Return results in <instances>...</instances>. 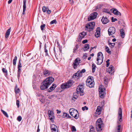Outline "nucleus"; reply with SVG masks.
<instances>
[{"label": "nucleus", "mask_w": 132, "mask_h": 132, "mask_svg": "<svg viewBox=\"0 0 132 132\" xmlns=\"http://www.w3.org/2000/svg\"><path fill=\"white\" fill-rule=\"evenodd\" d=\"M106 62V66L107 67H108L109 66V64H110V63L109 62Z\"/></svg>", "instance_id": "nucleus-60"}, {"label": "nucleus", "mask_w": 132, "mask_h": 132, "mask_svg": "<svg viewBox=\"0 0 132 132\" xmlns=\"http://www.w3.org/2000/svg\"><path fill=\"white\" fill-rule=\"evenodd\" d=\"M92 72L93 73H94L95 71V68H96V66L95 64L93 63L92 64Z\"/></svg>", "instance_id": "nucleus-30"}, {"label": "nucleus", "mask_w": 132, "mask_h": 132, "mask_svg": "<svg viewBox=\"0 0 132 132\" xmlns=\"http://www.w3.org/2000/svg\"><path fill=\"white\" fill-rule=\"evenodd\" d=\"M1 111L6 117L7 118L9 117V116L6 112L2 109H1Z\"/></svg>", "instance_id": "nucleus-37"}, {"label": "nucleus", "mask_w": 132, "mask_h": 132, "mask_svg": "<svg viewBox=\"0 0 132 132\" xmlns=\"http://www.w3.org/2000/svg\"><path fill=\"white\" fill-rule=\"evenodd\" d=\"M54 79L52 77H49L41 83L40 88L41 90L47 89L50 85L54 81Z\"/></svg>", "instance_id": "nucleus-1"}, {"label": "nucleus", "mask_w": 132, "mask_h": 132, "mask_svg": "<svg viewBox=\"0 0 132 132\" xmlns=\"http://www.w3.org/2000/svg\"><path fill=\"white\" fill-rule=\"evenodd\" d=\"M84 87L82 85H81L78 86L76 89V92L78 94H80L81 96L84 95Z\"/></svg>", "instance_id": "nucleus-8"}, {"label": "nucleus", "mask_w": 132, "mask_h": 132, "mask_svg": "<svg viewBox=\"0 0 132 132\" xmlns=\"http://www.w3.org/2000/svg\"><path fill=\"white\" fill-rule=\"evenodd\" d=\"M111 10L112 11V12L115 15H121V13L116 9H112Z\"/></svg>", "instance_id": "nucleus-17"}, {"label": "nucleus", "mask_w": 132, "mask_h": 132, "mask_svg": "<svg viewBox=\"0 0 132 132\" xmlns=\"http://www.w3.org/2000/svg\"><path fill=\"white\" fill-rule=\"evenodd\" d=\"M89 45L88 44H86L85 45L84 50V51H87L89 48Z\"/></svg>", "instance_id": "nucleus-27"}, {"label": "nucleus", "mask_w": 132, "mask_h": 132, "mask_svg": "<svg viewBox=\"0 0 132 132\" xmlns=\"http://www.w3.org/2000/svg\"><path fill=\"white\" fill-rule=\"evenodd\" d=\"M53 97H54V96L53 95H52L49 96V97H48V98L50 99H51L52 98H53Z\"/></svg>", "instance_id": "nucleus-59"}, {"label": "nucleus", "mask_w": 132, "mask_h": 132, "mask_svg": "<svg viewBox=\"0 0 132 132\" xmlns=\"http://www.w3.org/2000/svg\"><path fill=\"white\" fill-rule=\"evenodd\" d=\"M70 114L75 119H77L79 117L78 112L77 110L73 108H71L69 110Z\"/></svg>", "instance_id": "nucleus-4"}, {"label": "nucleus", "mask_w": 132, "mask_h": 132, "mask_svg": "<svg viewBox=\"0 0 132 132\" xmlns=\"http://www.w3.org/2000/svg\"><path fill=\"white\" fill-rule=\"evenodd\" d=\"M48 9V7H46L44 6H43L42 8V10L44 12H45L47 10V9Z\"/></svg>", "instance_id": "nucleus-40"}, {"label": "nucleus", "mask_w": 132, "mask_h": 132, "mask_svg": "<svg viewBox=\"0 0 132 132\" xmlns=\"http://www.w3.org/2000/svg\"><path fill=\"white\" fill-rule=\"evenodd\" d=\"M2 70L3 73H5V75L6 77L8 75L7 70L4 68L2 69Z\"/></svg>", "instance_id": "nucleus-29"}, {"label": "nucleus", "mask_w": 132, "mask_h": 132, "mask_svg": "<svg viewBox=\"0 0 132 132\" xmlns=\"http://www.w3.org/2000/svg\"><path fill=\"white\" fill-rule=\"evenodd\" d=\"M116 32V29L114 27H110L108 30V32L109 36L112 35L114 34Z\"/></svg>", "instance_id": "nucleus-11"}, {"label": "nucleus", "mask_w": 132, "mask_h": 132, "mask_svg": "<svg viewBox=\"0 0 132 132\" xmlns=\"http://www.w3.org/2000/svg\"><path fill=\"white\" fill-rule=\"evenodd\" d=\"M18 72H17V76L18 79L20 76V75L21 71V69L18 68Z\"/></svg>", "instance_id": "nucleus-34"}, {"label": "nucleus", "mask_w": 132, "mask_h": 132, "mask_svg": "<svg viewBox=\"0 0 132 132\" xmlns=\"http://www.w3.org/2000/svg\"><path fill=\"white\" fill-rule=\"evenodd\" d=\"M108 71L109 73L111 74L114 73V67L112 65H111L109 67V68Z\"/></svg>", "instance_id": "nucleus-21"}, {"label": "nucleus", "mask_w": 132, "mask_h": 132, "mask_svg": "<svg viewBox=\"0 0 132 132\" xmlns=\"http://www.w3.org/2000/svg\"><path fill=\"white\" fill-rule=\"evenodd\" d=\"M121 42L118 43V47H119V48L121 46Z\"/></svg>", "instance_id": "nucleus-58"}, {"label": "nucleus", "mask_w": 132, "mask_h": 132, "mask_svg": "<svg viewBox=\"0 0 132 132\" xmlns=\"http://www.w3.org/2000/svg\"><path fill=\"white\" fill-rule=\"evenodd\" d=\"M17 60V57L16 56H15L14 57V59L13 60V64L14 65L16 64Z\"/></svg>", "instance_id": "nucleus-38"}, {"label": "nucleus", "mask_w": 132, "mask_h": 132, "mask_svg": "<svg viewBox=\"0 0 132 132\" xmlns=\"http://www.w3.org/2000/svg\"><path fill=\"white\" fill-rule=\"evenodd\" d=\"M71 131H76V129L74 126H73L71 128Z\"/></svg>", "instance_id": "nucleus-48"}, {"label": "nucleus", "mask_w": 132, "mask_h": 132, "mask_svg": "<svg viewBox=\"0 0 132 132\" xmlns=\"http://www.w3.org/2000/svg\"><path fill=\"white\" fill-rule=\"evenodd\" d=\"M112 22H115V21H117V19L116 18H114L113 17H112L111 18Z\"/></svg>", "instance_id": "nucleus-53"}, {"label": "nucleus", "mask_w": 132, "mask_h": 132, "mask_svg": "<svg viewBox=\"0 0 132 132\" xmlns=\"http://www.w3.org/2000/svg\"><path fill=\"white\" fill-rule=\"evenodd\" d=\"M100 28L99 27H97L96 29V32L95 34V36L96 38L99 37L100 35Z\"/></svg>", "instance_id": "nucleus-15"}, {"label": "nucleus", "mask_w": 132, "mask_h": 132, "mask_svg": "<svg viewBox=\"0 0 132 132\" xmlns=\"http://www.w3.org/2000/svg\"><path fill=\"white\" fill-rule=\"evenodd\" d=\"M46 44H45L44 46V52L45 53V56H48V50L46 48Z\"/></svg>", "instance_id": "nucleus-28"}, {"label": "nucleus", "mask_w": 132, "mask_h": 132, "mask_svg": "<svg viewBox=\"0 0 132 132\" xmlns=\"http://www.w3.org/2000/svg\"><path fill=\"white\" fill-rule=\"evenodd\" d=\"M56 86V84H53L52 86L48 89V91L49 92H52L55 89Z\"/></svg>", "instance_id": "nucleus-18"}, {"label": "nucleus", "mask_w": 132, "mask_h": 132, "mask_svg": "<svg viewBox=\"0 0 132 132\" xmlns=\"http://www.w3.org/2000/svg\"><path fill=\"white\" fill-rule=\"evenodd\" d=\"M27 0H23V11L22 13V14L24 15L25 11L26 10V3Z\"/></svg>", "instance_id": "nucleus-20"}, {"label": "nucleus", "mask_w": 132, "mask_h": 132, "mask_svg": "<svg viewBox=\"0 0 132 132\" xmlns=\"http://www.w3.org/2000/svg\"><path fill=\"white\" fill-rule=\"evenodd\" d=\"M104 92L99 93L100 97L102 98H103L105 97Z\"/></svg>", "instance_id": "nucleus-42"}, {"label": "nucleus", "mask_w": 132, "mask_h": 132, "mask_svg": "<svg viewBox=\"0 0 132 132\" xmlns=\"http://www.w3.org/2000/svg\"><path fill=\"white\" fill-rule=\"evenodd\" d=\"M80 60L79 58H76L74 60L72 64L73 67L74 69H77L78 66L79 67L80 66L79 63H80Z\"/></svg>", "instance_id": "nucleus-9"}, {"label": "nucleus", "mask_w": 132, "mask_h": 132, "mask_svg": "<svg viewBox=\"0 0 132 132\" xmlns=\"http://www.w3.org/2000/svg\"><path fill=\"white\" fill-rule=\"evenodd\" d=\"M45 24H42L40 26V28L41 30L42 31H43L44 29V27H45Z\"/></svg>", "instance_id": "nucleus-43"}, {"label": "nucleus", "mask_w": 132, "mask_h": 132, "mask_svg": "<svg viewBox=\"0 0 132 132\" xmlns=\"http://www.w3.org/2000/svg\"><path fill=\"white\" fill-rule=\"evenodd\" d=\"M86 71V70L85 69H82L81 71H80V72L82 73H84Z\"/></svg>", "instance_id": "nucleus-57"}, {"label": "nucleus", "mask_w": 132, "mask_h": 132, "mask_svg": "<svg viewBox=\"0 0 132 132\" xmlns=\"http://www.w3.org/2000/svg\"><path fill=\"white\" fill-rule=\"evenodd\" d=\"M82 76V73L80 72L79 71V73L78 74V77L79 78L81 77Z\"/></svg>", "instance_id": "nucleus-55"}, {"label": "nucleus", "mask_w": 132, "mask_h": 132, "mask_svg": "<svg viewBox=\"0 0 132 132\" xmlns=\"http://www.w3.org/2000/svg\"><path fill=\"white\" fill-rule=\"evenodd\" d=\"M39 125H38L37 132H39L40 131V129H39Z\"/></svg>", "instance_id": "nucleus-61"}, {"label": "nucleus", "mask_w": 132, "mask_h": 132, "mask_svg": "<svg viewBox=\"0 0 132 132\" xmlns=\"http://www.w3.org/2000/svg\"><path fill=\"white\" fill-rule=\"evenodd\" d=\"M103 56L102 52H100L97 54L96 61L97 64L98 65H101L103 62Z\"/></svg>", "instance_id": "nucleus-6"}, {"label": "nucleus", "mask_w": 132, "mask_h": 132, "mask_svg": "<svg viewBox=\"0 0 132 132\" xmlns=\"http://www.w3.org/2000/svg\"><path fill=\"white\" fill-rule=\"evenodd\" d=\"M56 20H54L51 21L50 23V24H52L54 23H56Z\"/></svg>", "instance_id": "nucleus-44"}, {"label": "nucleus", "mask_w": 132, "mask_h": 132, "mask_svg": "<svg viewBox=\"0 0 132 132\" xmlns=\"http://www.w3.org/2000/svg\"><path fill=\"white\" fill-rule=\"evenodd\" d=\"M47 13L48 14H50L51 12V10H49L48 9H47Z\"/></svg>", "instance_id": "nucleus-56"}, {"label": "nucleus", "mask_w": 132, "mask_h": 132, "mask_svg": "<svg viewBox=\"0 0 132 132\" xmlns=\"http://www.w3.org/2000/svg\"><path fill=\"white\" fill-rule=\"evenodd\" d=\"M97 114H99L101 112V107L100 106H98L97 107V109L96 110Z\"/></svg>", "instance_id": "nucleus-25"}, {"label": "nucleus", "mask_w": 132, "mask_h": 132, "mask_svg": "<svg viewBox=\"0 0 132 132\" xmlns=\"http://www.w3.org/2000/svg\"><path fill=\"white\" fill-rule=\"evenodd\" d=\"M98 14L97 12H94L91 13L90 15V16L88 18V20L90 21L95 19L97 17Z\"/></svg>", "instance_id": "nucleus-10"}, {"label": "nucleus", "mask_w": 132, "mask_h": 132, "mask_svg": "<svg viewBox=\"0 0 132 132\" xmlns=\"http://www.w3.org/2000/svg\"><path fill=\"white\" fill-rule=\"evenodd\" d=\"M120 35L122 38H123L125 36V34L124 31V30L122 29L120 30Z\"/></svg>", "instance_id": "nucleus-24"}, {"label": "nucleus", "mask_w": 132, "mask_h": 132, "mask_svg": "<svg viewBox=\"0 0 132 132\" xmlns=\"http://www.w3.org/2000/svg\"><path fill=\"white\" fill-rule=\"evenodd\" d=\"M109 45L111 48H112L114 47V45H115V43H111L109 42Z\"/></svg>", "instance_id": "nucleus-31"}, {"label": "nucleus", "mask_w": 132, "mask_h": 132, "mask_svg": "<svg viewBox=\"0 0 132 132\" xmlns=\"http://www.w3.org/2000/svg\"><path fill=\"white\" fill-rule=\"evenodd\" d=\"M99 90L100 89H99ZM105 91V89L103 88H101L100 90H99V93H104Z\"/></svg>", "instance_id": "nucleus-45"}, {"label": "nucleus", "mask_w": 132, "mask_h": 132, "mask_svg": "<svg viewBox=\"0 0 132 132\" xmlns=\"http://www.w3.org/2000/svg\"><path fill=\"white\" fill-rule=\"evenodd\" d=\"M67 117H68V118H71V117H70V116H69V114H68L67 113Z\"/></svg>", "instance_id": "nucleus-64"}, {"label": "nucleus", "mask_w": 132, "mask_h": 132, "mask_svg": "<svg viewBox=\"0 0 132 132\" xmlns=\"http://www.w3.org/2000/svg\"><path fill=\"white\" fill-rule=\"evenodd\" d=\"M86 35V33L84 32H82L80 33L79 34V40H81Z\"/></svg>", "instance_id": "nucleus-19"}, {"label": "nucleus", "mask_w": 132, "mask_h": 132, "mask_svg": "<svg viewBox=\"0 0 132 132\" xmlns=\"http://www.w3.org/2000/svg\"><path fill=\"white\" fill-rule=\"evenodd\" d=\"M104 126V124L101 118H99L96 121V129L97 131H101Z\"/></svg>", "instance_id": "nucleus-2"}, {"label": "nucleus", "mask_w": 132, "mask_h": 132, "mask_svg": "<svg viewBox=\"0 0 132 132\" xmlns=\"http://www.w3.org/2000/svg\"><path fill=\"white\" fill-rule=\"evenodd\" d=\"M48 113L50 119L52 121H53L54 118V115L53 111L50 110H48Z\"/></svg>", "instance_id": "nucleus-12"}, {"label": "nucleus", "mask_w": 132, "mask_h": 132, "mask_svg": "<svg viewBox=\"0 0 132 132\" xmlns=\"http://www.w3.org/2000/svg\"><path fill=\"white\" fill-rule=\"evenodd\" d=\"M95 25V23L94 22H91L87 23L85 27V30L89 32L92 31Z\"/></svg>", "instance_id": "nucleus-5"}, {"label": "nucleus", "mask_w": 132, "mask_h": 132, "mask_svg": "<svg viewBox=\"0 0 132 132\" xmlns=\"http://www.w3.org/2000/svg\"><path fill=\"white\" fill-rule=\"evenodd\" d=\"M121 128V126L120 125H118L115 129V132H120Z\"/></svg>", "instance_id": "nucleus-26"}, {"label": "nucleus", "mask_w": 132, "mask_h": 132, "mask_svg": "<svg viewBox=\"0 0 132 132\" xmlns=\"http://www.w3.org/2000/svg\"><path fill=\"white\" fill-rule=\"evenodd\" d=\"M67 113H66L64 112L63 113V118L67 117Z\"/></svg>", "instance_id": "nucleus-52"}, {"label": "nucleus", "mask_w": 132, "mask_h": 132, "mask_svg": "<svg viewBox=\"0 0 132 132\" xmlns=\"http://www.w3.org/2000/svg\"><path fill=\"white\" fill-rule=\"evenodd\" d=\"M43 75L46 77L50 75L52 73L50 71L46 69H43Z\"/></svg>", "instance_id": "nucleus-13"}, {"label": "nucleus", "mask_w": 132, "mask_h": 132, "mask_svg": "<svg viewBox=\"0 0 132 132\" xmlns=\"http://www.w3.org/2000/svg\"><path fill=\"white\" fill-rule=\"evenodd\" d=\"M77 94L76 93H74L73 95V97L72 98V99L74 100V101H75V100L77 99V98L78 97V96L76 95H75V94Z\"/></svg>", "instance_id": "nucleus-33"}, {"label": "nucleus", "mask_w": 132, "mask_h": 132, "mask_svg": "<svg viewBox=\"0 0 132 132\" xmlns=\"http://www.w3.org/2000/svg\"><path fill=\"white\" fill-rule=\"evenodd\" d=\"M85 109L87 110H88V108L86 107V106H85L84 107H82V110L83 111H84L85 110Z\"/></svg>", "instance_id": "nucleus-46"}, {"label": "nucleus", "mask_w": 132, "mask_h": 132, "mask_svg": "<svg viewBox=\"0 0 132 132\" xmlns=\"http://www.w3.org/2000/svg\"><path fill=\"white\" fill-rule=\"evenodd\" d=\"M17 120L19 121H21L22 120V117L21 116H18L17 118Z\"/></svg>", "instance_id": "nucleus-49"}, {"label": "nucleus", "mask_w": 132, "mask_h": 132, "mask_svg": "<svg viewBox=\"0 0 132 132\" xmlns=\"http://www.w3.org/2000/svg\"><path fill=\"white\" fill-rule=\"evenodd\" d=\"M122 109L121 108H119L118 111V118L119 121L121 122L122 121Z\"/></svg>", "instance_id": "nucleus-14"}, {"label": "nucleus", "mask_w": 132, "mask_h": 132, "mask_svg": "<svg viewBox=\"0 0 132 132\" xmlns=\"http://www.w3.org/2000/svg\"><path fill=\"white\" fill-rule=\"evenodd\" d=\"M57 128V127L55 125H52L51 127V129L52 130V132H58V130H56Z\"/></svg>", "instance_id": "nucleus-22"}, {"label": "nucleus", "mask_w": 132, "mask_h": 132, "mask_svg": "<svg viewBox=\"0 0 132 132\" xmlns=\"http://www.w3.org/2000/svg\"><path fill=\"white\" fill-rule=\"evenodd\" d=\"M79 73V71H78L76 73L74 74L73 75V77L74 78H76L77 79L79 78L78 76V74Z\"/></svg>", "instance_id": "nucleus-39"}, {"label": "nucleus", "mask_w": 132, "mask_h": 132, "mask_svg": "<svg viewBox=\"0 0 132 132\" xmlns=\"http://www.w3.org/2000/svg\"><path fill=\"white\" fill-rule=\"evenodd\" d=\"M105 49L106 50V51L108 52V53H109V54H111V51H110V49L107 46H105Z\"/></svg>", "instance_id": "nucleus-36"}, {"label": "nucleus", "mask_w": 132, "mask_h": 132, "mask_svg": "<svg viewBox=\"0 0 132 132\" xmlns=\"http://www.w3.org/2000/svg\"><path fill=\"white\" fill-rule=\"evenodd\" d=\"M101 21L102 23L104 24H106L109 21V20L107 19V18L104 17V16H103L102 18Z\"/></svg>", "instance_id": "nucleus-16"}, {"label": "nucleus", "mask_w": 132, "mask_h": 132, "mask_svg": "<svg viewBox=\"0 0 132 132\" xmlns=\"http://www.w3.org/2000/svg\"><path fill=\"white\" fill-rule=\"evenodd\" d=\"M21 59L19 60L18 66V68L21 69L22 67V64L21 63Z\"/></svg>", "instance_id": "nucleus-41"}, {"label": "nucleus", "mask_w": 132, "mask_h": 132, "mask_svg": "<svg viewBox=\"0 0 132 132\" xmlns=\"http://www.w3.org/2000/svg\"><path fill=\"white\" fill-rule=\"evenodd\" d=\"M11 28L8 29L6 31L5 33V37L6 38H7L9 36L11 31Z\"/></svg>", "instance_id": "nucleus-23"}, {"label": "nucleus", "mask_w": 132, "mask_h": 132, "mask_svg": "<svg viewBox=\"0 0 132 132\" xmlns=\"http://www.w3.org/2000/svg\"><path fill=\"white\" fill-rule=\"evenodd\" d=\"M103 12H105V13H108L109 14L110 13V12L109 10H108L107 9H104V10L103 11Z\"/></svg>", "instance_id": "nucleus-50"}, {"label": "nucleus", "mask_w": 132, "mask_h": 132, "mask_svg": "<svg viewBox=\"0 0 132 132\" xmlns=\"http://www.w3.org/2000/svg\"><path fill=\"white\" fill-rule=\"evenodd\" d=\"M16 104L18 108H19V101L18 100H17L16 101Z\"/></svg>", "instance_id": "nucleus-51"}, {"label": "nucleus", "mask_w": 132, "mask_h": 132, "mask_svg": "<svg viewBox=\"0 0 132 132\" xmlns=\"http://www.w3.org/2000/svg\"><path fill=\"white\" fill-rule=\"evenodd\" d=\"M73 81L72 80H69L67 83L63 84L61 86V88L63 89H64L69 88L72 85Z\"/></svg>", "instance_id": "nucleus-7"}, {"label": "nucleus", "mask_w": 132, "mask_h": 132, "mask_svg": "<svg viewBox=\"0 0 132 132\" xmlns=\"http://www.w3.org/2000/svg\"><path fill=\"white\" fill-rule=\"evenodd\" d=\"M15 92L16 94H18L20 92V90L19 89V88H17V86H16V87L15 88Z\"/></svg>", "instance_id": "nucleus-35"}, {"label": "nucleus", "mask_w": 132, "mask_h": 132, "mask_svg": "<svg viewBox=\"0 0 132 132\" xmlns=\"http://www.w3.org/2000/svg\"><path fill=\"white\" fill-rule=\"evenodd\" d=\"M78 48V45L77 44L73 49V53H75L76 52V51H77Z\"/></svg>", "instance_id": "nucleus-32"}, {"label": "nucleus", "mask_w": 132, "mask_h": 132, "mask_svg": "<svg viewBox=\"0 0 132 132\" xmlns=\"http://www.w3.org/2000/svg\"><path fill=\"white\" fill-rule=\"evenodd\" d=\"M12 0H9L8 1V3L9 4H10L12 2Z\"/></svg>", "instance_id": "nucleus-63"}, {"label": "nucleus", "mask_w": 132, "mask_h": 132, "mask_svg": "<svg viewBox=\"0 0 132 132\" xmlns=\"http://www.w3.org/2000/svg\"><path fill=\"white\" fill-rule=\"evenodd\" d=\"M57 111V113H61V111H59L58 110H56Z\"/></svg>", "instance_id": "nucleus-62"}, {"label": "nucleus", "mask_w": 132, "mask_h": 132, "mask_svg": "<svg viewBox=\"0 0 132 132\" xmlns=\"http://www.w3.org/2000/svg\"><path fill=\"white\" fill-rule=\"evenodd\" d=\"M88 42V40L87 39H86L82 41V43L83 44H85Z\"/></svg>", "instance_id": "nucleus-54"}, {"label": "nucleus", "mask_w": 132, "mask_h": 132, "mask_svg": "<svg viewBox=\"0 0 132 132\" xmlns=\"http://www.w3.org/2000/svg\"><path fill=\"white\" fill-rule=\"evenodd\" d=\"M94 82L93 79V77L89 76L86 81V84L87 86L91 88L94 87Z\"/></svg>", "instance_id": "nucleus-3"}, {"label": "nucleus", "mask_w": 132, "mask_h": 132, "mask_svg": "<svg viewBox=\"0 0 132 132\" xmlns=\"http://www.w3.org/2000/svg\"><path fill=\"white\" fill-rule=\"evenodd\" d=\"M94 127H93L92 126V127L90 129L89 131H90V132H94Z\"/></svg>", "instance_id": "nucleus-47"}]
</instances>
